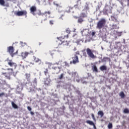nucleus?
<instances>
[{"label": "nucleus", "mask_w": 129, "mask_h": 129, "mask_svg": "<svg viewBox=\"0 0 129 129\" xmlns=\"http://www.w3.org/2000/svg\"><path fill=\"white\" fill-rule=\"evenodd\" d=\"M105 24H106V20H105L104 18H102L97 23V29H98V30H101V29L104 28V27L105 26Z\"/></svg>", "instance_id": "nucleus-1"}, {"label": "nucleus", "mask_w": 129, "mask_h": 129, "mask_svg": "<svg viewBox=\"0 0 129 129\" xmlns=\"http://www.w3.org/2000/svg\"><path fill=\"white\" fill-rule=\"evenodd\" d=\"M7 71H10V72L8 73H2V75L5 76L6 79L8 80H11V75L14 73V69L12 68H9L7 69Z\"/></svg>", "instance_id": "nucleus-2"}, {"label": "nucleus", "mask_w": 129, "mask_h": 129, "mask_svg": "<svg viewBox=\"0 0 129 129\" xmlns=\"http://www.w3.org/2000/svg\"><path fill=\"white\" fill-rule=\"evenodd\" d=\"M94 50H91L90 48H87L86 49V52L87 54L88 55V57H90V58H92V59H95L96 58V56L93 54V52H95Z\"/></svg>", "instance_id": "nucleus-3"}, {"label": "nucleus", "mask_w": 129, "mask_h": 129, "mask_svg": "<svg viewBox=\"0 0 129 129\" xmlns=\"http://www.w3.org/2000/svg\"><path fill=\"white\" fill-rule=\"evenodd\" d=\"M14 51L15 49L13 46H9L7 48V52H8V53H9V54H10L11 56L12 57H14V56H15V55H16L17 53H18V51H17L15 53H14Z\"/></svg>", "instance_id": "nucleus-4"}, {"label": "nucleus", "mask_w": 129, "mask_h": 129, "mask_svg": "<svg viewBox=\"0 0 129 129\" xmlns=\"http://www.w3.org/2000/svg\"><path fill=\"white\" fill-rule=\"evenodd\" d=\"M6 61H7L8 64L10 67H13V68H14V69H16V68H17V63L13 62V60L12 59L7 58L6 59Z\"/></svg>", "instance_id": "nucleus-5"}, {"label": "nucleus", "mask_w": 129, "mask_h": 129, "mask_svg": "<svg viewBox=\"0 0 129 129\" xmlns=\"http://www.w3.org/2000/svg\"><path fill=\"white\" fill-rule=\"evenodd\" d=\"M27 11H18L15 12V15L16 16H18V17H20L21 16H26L27 17Z\"/></svg>", "instance_id": "nucleus-6"}, {"label": "nucleus", "mask_w": 129, "mask_h": 129, "mask_svg": "<svg viewBox=\"0 0 129 129\" xmlns=\"http://www.w3.org/2000/svg\"><path fill=\"white\" fill-rule=\"evenodd\" d=\"M73 61H70V64H76L77 63H79V60L78 56L76 55H75L74 57H72Z\"/></svg>", "instance_id": "nucleus-7"}, {"label": "nucleus", "mask_w": 129, "mask_h": 129, "mask_svg": "<svg viewBox=\"0 0 129 129\" xmlns=\"http://www.w3.org/2000/svg\"><path fill=\"white\" fill-rule=\"evenodd\" d=\"M30 11L31 14H32L33 16H36V12H37V7L36 6H32L30 8Z\"/></svg>", "instance_id": "nucleus-8"}, {"label": "nucleus", "mask_w": 129, "mask_h": 129, "mask_svg": "<svg viewBox=\"0 0 129 129\" xmlns=\"http://www.w3.org/2000/svg\"><path fill=\"white\" fill-rule=\"evenodd\" d=\"M52 68L56 74H58L61 71V67L53 66Z\"/></svg>", "instance_id": "nucleus-9"}, {"label": "nucleus", "mask_w": 129, "mask_h": 129, "mask_svg": "<svg viewBox=\"0 0 129 129\" xmlns=\"http://www.w3.org/2000/svg\"><path fill=\"white\" fill-rule=\"evenodd\" d=\"M47 15H51V12L50 11L45 12L44 13H41V11H39L38 13V16H42V17L45 16L46 18H47Z\"/></svg>", "instance_id": "nucleus-10"}, {"label": "nucleus", "mask_w": 129, "mask_h": 129, "mask_svg": "<svg viewBox=\"0 0 129 129\" xmlns=\"http://www.w3.org/2000/svg\"><path fill=\"white\" fill-rule=\"evenodd\" d=\"M118 25H119V22L116 21L115 23L113 24L112 27V30H113L114 29H119V27H118Z\"/></svg>", "instance_id": "nucleus-11"}, {"label": "nucleus", "mask_w": 129, "mask_h": 129, "mask_svg": "<svg viewBox=\"0 0 129 129\" xmlns=\"http://www.w3.org/2000/svg\"><path fill=\"white\" fill-rule=\"evenodd\" d=\"M63 46H69V42L67 41H62L60 44L58 45V47H63Z\"/></svg>", "instance_id": "nucleus-12"}, {"label": "nucleus", "mask_w": 129, "mask_h": 129, "mask_svg": "<svg viewBox=\"0 0 129 129\" xmlns=\"http://www.w3.org/2000/svg\"><path fill=\"white\" fill-rule=\"evenodd\" d=\"M66 13H74L73 12V8L71 7H68L66 9Z\"/></svg>", "instance_id": "nucleus-13"}, {"label": "nucleus", "mask_w": 129, "mask_h": 129, "mask_svg": "<svg viewBox=\"0 0 129 129\" xmlns=\"http://www.w3.org/2000/svg\"><path fill=\"white\" fill-rule=\"evenodd\" d=\"M28 55H29V53L25 52H22L21 56L22 57L23 59H26L27 57L28 56Z\"/></svg>", "instance_id": "nucleus-14"}, {"label": "nucleus", "mask_w": 129, "mask_h": 129, "mask_svg": "<svg viewBox=\"0 0 129 129\" xmlns=\"http://www.w3.org/2000/svg\"><path fill=\"white\" fill-rule=\"evenodd\" d=\"M92 70L93 72H98V70L97 69V67H96V65L94 64L93 66H92Z\"/></svg>", "instance_id": "nucleus-15"}, {"label": "nucleus", "mask_w": 129, "mask_h": 129, "mask_svg": "<svg viewBox=\"0 0 129 129\" xmlns=\"http://www.w3.org/2000/svg\"><path fill=\"white\" fill-rule=\"evenodd\" d=\"M44 85L45 86H48L49 84H50V80L48 78H46L44 82Z\"/></svg>", "instance_id": "nucleus-16"}, {"label": "nucleus", "mask_w": 129, "mask_h": 129, "mask_svg": "<svg viewBox=\"0 0 129 129\" xmlns=\"http://www.w3.org/2000/svg\"><path fill=\"white\" fill-rule=\"evenodd\" d=\"M100 70L101 71H106L107 70V67L105 66H102L100 67Z\"/></svg>", "instance_id": "nucleus-17"}, {"label": "nucleus", "mask_w": 129, "mask_h": 129, "mask_svg": "<svg viewBox=\"0 0 129 129\" xmlns=\"http://www.w3.org/2000/svg\"><path fill=\"white\" fill-rule=\"evenodd\" d=\"M86 123L90 124V125H94V126H95V124H94V123L92 121L88 120L86 121Z\"/></svg>", "instance_id": "nucleus-18"}, {"label": "nucleus", "mask_w": 129, "mask_h": 129, "mask_svg": "<svg viewBox=\"0 0 129 129\" xmlns=\"http://www.w3.org/2000/svg\"><path fill=\"white\" fill-rule=\"evenodd\" d=\"M26 78L27 81H30V79H31V74H25Z\"/></svg>", "instance_id": "nucleus-19"}, {"label": "nucleus", "mask_w": 129, "mask_h": 129, "mask_svg": "<svg viewBox=\"0 0 129 129\" xmlns=\"http://www.w3.org/2000/svg\"><path fill=\"white\" fill-rule=\"evenodd\" d=\"M34 61L36 62V63H38L39 62H41V60L39 58H38L37 57H36V56H34L33 57Z\"/></svg>", "instance_id": "nucleus-20"}, {"label": "nucleus", "mask_w": 129, "mask_h": 129, "mask_svg": "<svg viewBox=\"0 0 129 129\" xmlns=\"http://www.w3.org/2000/svg\"><path fill=\"white\" fill-rule=\"evenodd\" d=\"M45 64L48 66V67L49 68V69H51V67L53 68V64L51 62H45Z\"/></svg>", "instance_id": "nucleus-21"}, {"label": "nucleus", "mask_w": 129, "mask_h": 129, "mask_svg": "<svg viewBox=\"0 0 129 129\" xmlns=\"http://www.w3.org/2000/svg\"><path fill=\"white\" fill-rule=\"evenodd\" d=\"M98 115H100V117H103V115H104V113L102 111H99L98 112Z\"/></svg>", "instance_id": "nucleus-22"}, {"label": "nucleus", "mask_w": 129, "mask_h": 129, "mask_svg": "<svg viewBox=\"0 0 129 129\" xmlns=\"http://www.w3.org/2000/svg\"><path fill=\"white\" fill-rule=\"evenodd\" d=\"M119 96H120L121 98L123 99L124 97H125V95L123 92H121L119 93Z\"/></svg>", "instance_id": "nucleus-23"}, {"label": "nucleus", "mask_w": 129, "mask_h": 129, "mask_svg": "<svg viewBox=\"0 0 129 129\" xmlns=\"http://www.w3.org/2000/svg\"><path fill=\"white\" fill-rule=\"evenodd\" d=\"M68 37H69V36H68V35H67L66 36H64V38H62V37H59L58 39H59L58 40V42H59V41H62V40H63V39H65V38L68 39Z\"/></svg>", "instance_id": "nucleus-24"}, {"label": "nucleus", "mask_w": 129, "mask_h": 129, "mask_svg": "<svg viewBox=\"0 0 129 129\" xmlns=\"http://www.w3.org/2000/svg\"><path fill=\"white\" fill-rule=\"evenodd\" d=\"M12 105L14 108L17 109L18 108V105L16 104L14 102H12Z\"/></svg>", "instance_id": "nucleus-25"}, {"label": "nucleus", "mask_w": 129, "mask_h": 129, "mask_svg": "<svg viewBox=\"0 0 129 129\" xmlns=\"http://www.w3.org/2000/svg\"><path fill=\"white\" fill-rule=\"evenodd\" d=\"M89 99H90V100H91V101H93V102H95V100H96V99H95V97H89Z\"/></svg>", "instance_id": "nucleus-26"}, {"label": "nucleus", "mask_w": 129, "mask_h": 129, "mask_svg": "<svg viewBox=\"0 0 129 129\" xmlns=\"http://www.w3.org/2000/svg\"><path fill=\"white\" fill-rule=\"evenodd\" d=\"M83 22V19L81 18H79L78 20V22L79 23V24H82Z\"/></svg>", "instance_id": "nucleus-27"}, {"label": "nucleus", "mask_w": 129, "mask_h": 129, "mask_svg": "<svg viewBox=\"0 0 129 129\" xmlns=\"http://www.w3.org/2000/svg\"><path fill=\"white\" fill-rule=\"evenodd\" d=\"M5 4H6L5 0H0V5L1 6H5Z\"/></svg>", "instance_id": "nucleus-28"}, {"label": "nucleus", "mask_w": 129, "mask_h": 129, "mask_svg": "<svg viewBox=\"0 0 129 129\" xmlns=\"http://www.w3.org/2000/svg\"><path fill=\"white\" fill-rule=\"evenodd\" d=\"M64 77V74H61L58 77V79H59V80H61V79L62 78H63Z\"/></svg>", "instance_id": "nucleus-29"}, {"label": "nucleus", "mask_w": 129, "mask_h": 129, "mask_svg": "<svg viewBox=\"0 0 129 129\" xmlns=\"http://www.w3.org/2000/svg\"><path fill=\"white\" fill-rule=\"evenodd\" d=\"M124 113H129V110L127 108H125L123 110Z\"/></svg>", "instance_id": "nucleus-30"}, {"label": "nucleus", "mask_w": 129, "mask_h": 129, "mask_svg": "<svg viewBox=\"0 0 129 129\" xmlns=\"http://www.w3.org/2000/svg\"><path fill=\"white\" fill-rule=\"evenodd\" d=\"M54 23H55V21H54V20H50L49 21V24L51 25H54Z\"/></svg>", "instance_id": "nucleus-31"}, {"label": "nucleus", "mask_w": 129, "mask_h": 129, "mask_svg": "<svg viewBox=\"0 0 129 129\" xmlns=\"http://www.w3.org/2000/svg\"><path fill=\"white\" fill-rule=\"evenodd\" d=\"M112 127V123H109L108 125V128L110 129Z\"/></svg>", "instance_id": "nucleus-32"}, {"label": "nucleus", "mask_w": 129, "mask_h": 129, "mask_svg": "<svg viewBox=\"0 0 129 129\" xmlns=\"http://www.w3.org/2000/svg\"><path fill=\"white\" fill-rule=\"evenodd\" d=\"M44 73L45 75V76H47V75H48V74H49V73L48 72V69H46L44 72Z\"/></svg>", "instance_id": "nucleus-33"}, {"label": "nucleus", "mask_w": 129, "mask_h": 129, "mask_svg": "<svg viewBox=\"0 0 129 129\" xmlns=\"http://www.w3.org/2000/svg\"><path fill=\"white\" fill-rule=\"evenodd\" d=\"M64 66H66L67 67H69V63L67 62V61L64 62Z\"/></svg>", "instance_id": "nucleus-34"}, {"label": "nucleus", "mask_w": 129, "mask_h": 129, "mask_svg": "<svg viewBox=\"0 0 129 129\" xmlns=\"http://www.w3.org/2000/svg\"><path fill=\"white\" fill-rule=\"evenodd\" d=\"M81 17H82V18H85L86 14H85V13H81Z\"/></svg>", "instance_id": "nucleus-35"}, {"label": "nucleus", "mask_w": 129, "mask_h": 129, "mask_svg": "<svg viewBox=\"0 0 129 129\" xmlns=\"http://www.w3.org/2000/svg\"><path fill=\"white\" fill-rule=\"evenodd\" d=\"M76 93H77V94H78V95H80V96H81V95H82L81 92H80V91H79V90H77Z\"/></svg>", "instance_id": "nucleus-36"}, {"label": "nucleus", "mask_w": 129, "mask_h": 129, "mask_svg": "<svg viewBox=\"0 0 129 129\" xmlns=\"http://www.w3.org/2000/svg\"><path fill=\"white\" fill-rule=\"evenodd\" d=\"M67 33H68V34H70L71 33V31H70V29L69 28H67L66 30Z\"/></svg>", "instance_id": "nucleus-37"}, {"label": "nucleus", "mask_w": 129, "mask_h": 129, "mask_svg": "<svg viewBox=\"0 0 129 129\" xmlns=\"http://www.w3.org/2000/svg\"><path fill=\"white\" fill-rule=\"evenodd\" d=\"M64 14L61 15V16L59 17V20H64Z\"/></svg>", "instance_id": "nucleus-38"}, {"label": "nucleus", "mask_w": 129, "mask_h": 129, "mask_svg": "<svg viewBox=\"0 0 129 129\" xmlns=\"http://www.w3.org/2000/svg\"><path fill=\"white\" fill-rule=\"evenodd\" d=\"M85 10H86L87 11L89 10V7L88 6V5H86L85 6Z\"/></svg>", "instance_id": "nucleus-39"}, {"label": "nucleus", "mask_w": 129, "mask_h": 129, "mask_svg": "<svg viewBox=\"0 0 129 129\" xmlns=\"http://www.w3.org/2000/svg\"><path fill=\"white\" fill-rule=\"evenodd\" d=\"M55 5L56 6V7H57V10H59V9H60V8H62V6H60L59 5H58V4H55Z\"/></svg>", "instance_id": "nucleus-40"}, {"label": "nucleus", "mask_w": 129, "mask_h": 129, "mask_svg": "<svg viewBox=\"0 0 129 129\" xmlns=\"http://www.w3.org/2000/svg\"><path fill=\"white\" fill-rule=\"evenodd\" d=\"M4 96H5V93L4 92L0 93V97H3Z\"/></svg>", "instance_id": "nucleus-41"}, {"label": "nucleus", "mask_w": 129, "mask_h": 129, "mask_svg": "<svg viewBox=\"0 0 129 129\" xmlns=\"http://www.w3.org/2000/svg\"><path fill=\"white\" fill-rule=\"evenodd\" d=\"M28 54H34V51H33V50H31L30 51V52H28Z\"/></svg>", "instance_id": "nucleus-42"}, {"label": "nucleus", "mask_w": 129, "mask_h": 129, "mask_svg": "<svg viewBox=\"0 0 129 129\" xmlns=\"http://www.w3.org/2000/svg\"><path fill=\"white\" fill-rule=\"evenodd\" d=\"M27 109H28L29 111H31V110H32V108H31V107H30V106H28V107H27Z\"/></svg>", "instance_id": "nucleus-43"}, {"label": "nucleus", "mask_w": 129, "mask_h": 129, "mask_svg": "<svg viewBox=\"0 0 129 129\" xmlns=\"http://www.w3.org/2000/svg\"><path fill=\"white\" fill-rule=\"evenodd\" d=\"M75 55H76V56H77V55H80V53L79 52V51H77L76 52V54Z\"/></svg>", "instance_id": "nucleus-44"}, {"label": "nucleus", "mask_w": 129, "mask_h": 129, "mask_svg": "<svg viewBox=\"0 0 129 129\" xmlns=\"http://www.w3.org/2000/svg\"><path fill=\"white\" fill-rule=\"evenodd\" d=\"M92 118H93V119H94L95 118L94 117V114H92Z\"/></svg>", "instance_id": "nucleus-45"}, {"label": "nucleus", "mask_w": 129, "mask_h": 129, "mask_svg": "<svg viewBox=\"0 0 129 129\" xmlns=\"http://www.w3.org/2000/svg\"><path fill=\"white\" fill-rule=\"evenodd\" d=\"M95 35V32H93L92 33V36H94Z\"/></svg>", "instance_id": "nucleus-46"}, {"label": "nucleus", "mask_w": 129, "mask_h": 129, "mask_svg": "<svg viewBox=\"0 0 129 129\" xmlns=\"http://www.w3.org/2000/svg\"><path fill=\"white\" fill-rule=\"evenodd\" d=\"M83 55L85 56V57H87V55H86V53H85V54H83Z\"/></svg>", "instance_id": "nucleus-47"}, {"label": "nucleus", "mask_w": 129, "mask_h": 129, "mask_svg": "<svg viewBox=\"0 0 129 129\" xmlns=\"http://www.w3.org/2000/svg\"><path fill=\"white\" fill-rule=\"evenodd\" d=\"M30 113H31V114H32V115H34V113H33V112L31 111V112H30Z\"/></svg>", "instance_id": "nucleus-48"}, {"label": "nucleus", "mask_w": 129, "mask_h": 129, "mask_svg": "<svg viewBox=\"0 0 129 129\" xmlns=\"http://www.w3.org/2000/svg\"><path fill=\"white\" fill-rule=\"evenodd\" d=\"M34 83H37V80L36 79L34 80Z\"/></svg>", "instance_id": "nucleus-49"}, {"label": "nucleus", "mask_w": 129, "mask_h": 129, "mask_svg": "<svg viewBox=\"0 0 129 129\" xmlns=\"http://www.w3.org/2000/svg\"><path fill=\"white\" fill-rule=\"evenodd\" d=\"M2 85H3V83L0 82V87L2 86Z\"/></svg>", "instance_id": "nucleus-50"}, {"label": "nucleus", "mask_w": 129, "mask_h": 129, "mask_svg": "<svg viewBox=\"0 0 129 129\" xmlns=\"http://www.w3.org/2000/svg\"><path fill=\"white\" fill-rule=\"evenodd\" d=\"M44 21H47V18H45V19H44Z\"/></svg>", "instance_id": "nucleus-51"}, {"label": "nucleus", "mask_w": 129, "mask_h": 129, "mask_svg": "<svg viewBox=\"0 0 129 129\" xmlns=\"http://www.w3.org/2000/svg\"><path fill=\"white\" fill-rule=\"evenodd\" d=\"M75 6H77V7H78V5H76Z\"/></svg>", "instance_id": "nucleus-52"}, {"label": "nucleus", "mask_w": 129, "mask_h": 129, "mask_svg": "<svg viewBox=\"0 0 129 129\" xmlns=\"http://www.w3.org/2000/svg\"><path fill=\"white\" fill-rule=\"evenodd\" d=\"M120 36H121V33H120Z\"/></svg>", "instance_id": "nucleus-53"}, {"label": "nucleus", "mask_w": 129, "mask_h": 129, "mask_svg": "<svg viewBox=\"0 0 129 129\" xmlns=\"http://www.w3.org/2000/svg\"><path fill=\"white\" fill-rule=\"evenodd\" d=\"M8 72H11V71H8Z\"/></svg>", "instance_id": "nucleus-54"}, {"label": "nucleus", "mask_w": 129, "mask_h": 129, "mask_svg": "<svg viewBox=\"0 0 129 129\" xmlns=\"http://www.w3.org/2000/svg\"><path fill=\"white\" fill-rule=\"evenodd\" d=\"M4 83H6V81H4Z\"/></svg>", "instance_id": "nucleus-55"}, {"label": "nucleus", "mask_w": 129, "mask_h": 129, "mask_svg": "<svg viewBox=\"0 0 129 129\" xmlns=\"http://www.w3.org/2000/svg\"><path fill=\"white\" fill-rule=\"evenodd\" d=\"M39 45H41V43H39Z\"/></svg>", "instance_id": "nucleus-56"}, {"label": "nucleus", "mask_w": 129, "mask_h": 129, "mask_svg": "<svg viewBox=\"0 0 129 129\" xmlns=\"http://www.w3.org/2000/svg\"><path fill=\"white\" fill-rule=\"evenodd\" d=\"M36 1H39V0H36Z\"/></svg>", "instance_id": "nucleus-57"}, {"label": "nucleus", "mask_w": 129, "mask_h": 129, "mask_svg": "<svg viewBox=\"0 0 129 129\" xmlns=\"http://www.w3.org/2000/svg\"><path fill=\"white\" fill-rule=\"evenodd\" d=\"M13 1H15L16 0H13Z\"/></svg>", "instance_id": "nucleus-58"}, {"label": "nucleus", "mask_w": 129, "mask_h": 129, "mask_svg": "<svg viewBox=\"0 0 129 129\" xmlns=\"http://www.w3.org/2000/svg\"><path fill=\"white\" fill-rule=\"evenodd\" d=\"M128 1V2H129V0H127Z\"/></svg>", "instance_id": "nucleus-59"}]
</instances>
